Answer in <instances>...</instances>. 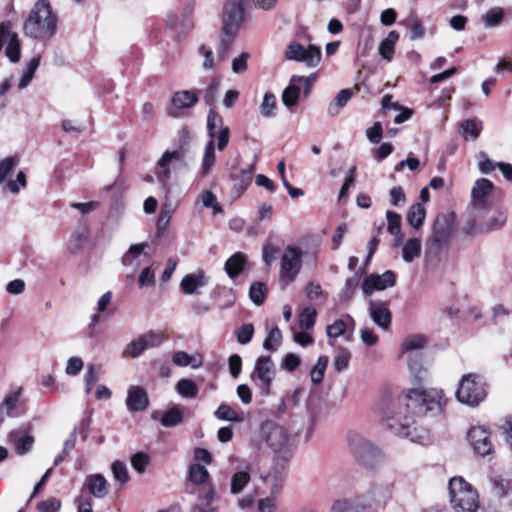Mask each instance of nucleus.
Wrapping results in <instances>:
<instances>
[{
    "label": "nucleus",
    "instance_id": "f257e3e1",
    "mask_svg": "<svg viewBox=\"0 0 512 512\" xmlns=\"http://www.w3.org/2000/svg\"><path fill=\"white\" fill-rule=\"evenodd\" d=\"M404 411L390 419L389 429L397 436L409 438L412 442L426 444L430 441L427 429L416 425L415 417L407 415L412 413L416 417L437 416L446 405L443 391L438 389H410L403 395Z\"/></svg>",
    "mask_w": 512,
    "mask_h": 512
},
{
    "label": "nucleus",
    "instance_id": "f03ea898",
    "mask_svg": "<svg viewBox=\"0 0 512 512\" xmlns=\"http://www.w3.org/2000/svg\"><path fill=\"white\" fill-rule=\"evenodd\" d=\"M58 17L47 0H38L23 25L25 35L34 39H50L57 30Z\"/></svg>",
    "mask_w": 512,
    "mask_h": 512
},
{
    "label": "nucleus",
    "instance_id": "7ed1b4c3",
    "mask_svg": "<svg viewBox=\"0 0 512 512\" xmlns=\"http://www.w3.org/2000/svg\"><path fill=\"white\" fill-rule=\"evenodd\" d=\"M347 443L357 461L365 468L374 470L384 461V454L373 443L356 431L347 434Z\"/></svg>",
    "mask_w": 512,
    "mask_h": 512
},
{
    "label": "nucleus",
    "instance_id": "20e7f679",
    "mask_svg": "<svg viewBox=\"0 0 512 512\" xmlns=\"http://www.w3.org/2000/svg\"><path fill=\"white\" fill-rule=\"evenodd\" d=\"M448 488L451 504L456 511L476 512L479 496L470 483L462 477H453Z\"/></svg>",
    "mask_w": 512,
    "mask_h": 512
},
{
    "label": "nucleus",
    "instance_id": "39448f33",
    "mask_svg": "<svg viewBox=\"0 0 512 512\" xmlns=\"http://www.w3.org/2000/svg\"><path fill=\"white\" fill-rule=\"evenodd\" d=\"M486 396V383L481 375L468 373L462 376L456 391L459 402L475 407L484 401Z\"/></svg>",
    "mask_w": 512,
    "mask_h": 512
},
{
    "label": "nucleus",
    "instance_id": "423d86ee",
    "mask_svg": "<svg viewBox=\"0 0 512 512\" xmlns=\"http://www.w3.org/2000/svg\"><path fill=\"white\" fill-rule=\"evenodd\" d=\"M303 252L300 248L287 246L281 256L279 271L280 283L283 287L293 283L302 268Z\"/></svg>",
    "mask_w": 512,
    "mask_h": 512
},
{
    "label": "nucleus",
    "instance_id": "0eeeda50",
    "mask_svg": "<svg viewBox=\"0 0 512 512\" xmlns=\"http://www.w3.org/2000/svg\"><path fill=\"white\" fill-rule=\"evenodd\" d=\"M275 375L276 369L271 358L269 356H260L255 361L250 378L258 387L260 394L267 396L270 393Z\"/></svg>",
    "mask_w": 512,
    "mask_h": 512
},
{
    "label": "nucleus",
    "instance_id": "6e6552de",
    "mask_svg": "<svg viewBox=\"0 0 512 512\" xmlns=\"http://www.w3.org/2000/svg\"><path fill=\"white\" fill-rule=\"evenodd\" d=\"M259 440L266 443L274 452H280L287 448L289 435L284 427L272 421H266L261 425Z\"/></svg>",
    "mask_w": 512,
    "mask_h": 512
},
{
    "label": "nucleus",
    "instance_id": "1a4fd4ad",
    "mask_svg": "<svg viewBox=\"0 0 512 512\" xmlns=\"http://www.w3.org/2000/svg\"><path fill=\"white\" fill-rule=\"evenodd\" d=\"M195 6V0H191L184 6L180 15L176 13L168 14L167 25L176 34L178 40L184 38L194 28L192 15Z\"/></svg>",
    "mask_w": 512,
    "mask_h": 512
},
{
    "label": "nucleus",
    "instance_id": "9d476101",
    "mask_svg": "<svg viewBox=\"0 0 512 512\" xmlns=\"http://www.w3.org/2000/svg\"><path fill=\"white\" fill-rule=\"evenodd\" d=\"M493 183L486 179H478L471 191L472 201L469 205V213L471 216H477L486 211L490 206V195L493 190Z\"/></svg>",
    "mask_w": 512,
    "mask_h": 512
},
{
    "label": "nucleus",
    "instance_id": "9b49d317",
    "mask_svg": "<svg viewBox=\"0 0 512 512\" xmlns=\"http://www.w3.org/2000/svg\"><path fill=\"white\" fill-rule=\"evenodd\" d=\"M427 343L428 341L425 336L416 334L406 337L401 344V352L402 354H407L408 367L415 377H419L423 372V368L417 361L413 360V356H417Z\"/></svg>",
    "mask_w": 512,
    "mask_h": 512
},
{
    "label": "nucleus",
    "instance_id": "f8f14e48",
    "mask_svg": "<svg viewBox=\"0 0 512 512\" xmlns=\"http://www.w3.org/2000/svg\"><path fill=\"white\" fill-rule=\"evenodd\" d=\"M288 60L303 62L309 67L317 66L321 61V50L315 45L307 48L300 43H291L285 52Z\"/></svg>",
    "mask_w": 512,
    "mask_h": 512
},
{
    "label": "nucleus",
    "instance_id": "ddd939ff",
    "mask_svg": "<svg viewBox=\"0 0 512 512\" xmlns=\"http://www.w3.org/2000/svg\"><path fill=\"white\" fill-rule=\"evenodd\" d=\"M484 213L471 216V225L468 233L489 232L502 228L507 222V214L504 211H495L492 215L484 217Z\"/></svg>",
    "mask_w": 512,
    "mask_h": 512
},
{
    "label": "nucleus",
    "instance_id": "4468645a",
    "mask_svg": "<svg viewBox=\"0 0 512 512\" xmlns=\"http://www.w3.org/2000/svg\"><path fill=\"white\" fill-rule=\"evenodd\" d=\"M184 161V153L179 150H167L163 153L156 165V177L163 186H166L171 178V170L177 164Z\"/></svg>",
    "mask_w": 512,
    "mask_h": 512
},
{
    "label": "nucleus",
    "instance_id": "2eb2a0df",
    "mask_svg": "<svg viewBox=\"0 0 512 512\" xmlns=\"http://www.w3.org/2000/svg\"><path fill=\"white\" fill-rule=\"evenodd\" d=\"M31 425L26 424L9 432L7 442L15 452L23 456L32 450L34 445V436L31 434Z\"/></svg>",
    "mask_w": 512,
    "mask_h": 512
},
{
    "label": "nucleus",
    "instance_id": "dca6fc26",
    "mask_svg": "<svg viewBox=\"0 0 512 512\" xmlns=\"http://www.w3.org/2000/svg\"><path fill=\"white\" fill-rule=\"evenodd\" d=\"M244 20V10L241 3L229 2L224 6L223 10V27L224 35H236Z\"/></svg>",
    "mask_w": 512,
    "mask_h": 512
},
{
    "label": "nucleus",
    "instance_id": "f3484780",
    "mask_svg": "<svg viewBox=\"0 0 512 512\" xmlns=\"http://www.w3.org/2000/svg\"><path fill=\"white\" fill-rule=\"evenodd\" d=\"M468 440L475 453L481 457H485L493 451L489 432L481 426L472 427L468 431Z\"/></svg>",
    "mask_w": 512,
    "mask_h": 512
},
{
    "label": "nucleus",
    "instance_id": "a211bd4d",
    "mask_svg": "<svg viewBox=\"0 0 512 512\" xmlns=\"http://www.w3.org/2000/svg\"><path fill=\"white\" fill-rule=\"evenodd\" d=\"M368 506L367 496L358 494L334 500L330 512H365Z\"/></svg>",
    "mask_w": 512,
    "mask_h": 512
},
{
    "label": "nucleus",
    "instance_id": "6ab92c4d",
    "mask_svg": "<svg viewBox=\"0 0 512 512\" xmlns=\"http://www.w3.org/2000/svg\"><path fill=\"white\" fill-rule=\"evenodd\" d=\"M396 276L393 271L387 270L381 275L368 276L362 285L364 294L370 295L375 290H384L395 285Z\"/></svg>",
    "mask_w": 512,
    "mask_h": 512
},
{
    "label": "nucleus",
    "instance_id": "aec40b11",
    "mask_svg": "<svg viewBox=\"0 0 512 512\" xmlns=\"http://www.w3.org/2000/svg\"><path fill=\"white\" fill-rule=\"evenodd\" d=\"M199 101L198 95L192 90H181L173 94L171 103L172 110L169 115L172 117H178L177 110L189 109L196 105Z\"/></svg>",
    "mask_w": 512,
    "mask_h": 512
},
{
    "label": "nucleus",
    "instance_id": "412c9836",
    "mask_svg": "<svg viewBox=\"0 0 512 512\" xmlns=\"http://www.w3.org/2000/svg\"><path fill=\"white\" fill-rule=\"evenodd\" d=\"M21 388L9 392L0 404V424L4 420V416L18 417L20 416L19 408L22 404Z\"/></svg>",
    "mask_w": 512,
    "mask_h": 512
},
{
    "label": "nucleus",
    "instance_id": "4be33fe9",
    "mask_svg": "<svg viewBox=\"0 0 512 512\" xmlns=\"http://www.w3.org/2000/svg\"><path fill=\"white\" fill-rule=\"evenodd\" d=\"M368 311L373 322L380 328L386 330L390 327L391 313L386 303L370 300Z\"/></svg>",
    "mask_w": 512,
    "mask_h": 512
},
{
    "label": "nucleus",
    "instance_id": "5701e85b",
    "mask_svg": "<svg viewBox=\"0 0 512 512\" xmlns=\"http://www.w3.org/2000/svg\"><path fill=\"white\" fill-rule=\"evenodd\" d=\"M148 404V395L142 387L130 386L128 388L126 405L130 412L144 411Z\"/></svg>",
    "mask_w": 512,
    "mask_h": 512
},
{
    "label": "nucleus",
    "instance_id": "b1692460",
    "mask_svg": "<svg viewBox=\"0 0 512 512\" xmlns=\"http://www.w3.org/2000/svg\"><path fill=\"white\" fill-rule=\"evenodd\" d=\"M455 216L453 213H442L439 214L433 224L432 235L449 242Z\"/></svg>",
    "mask_w": 512,
    "mask_h": 512
},
{
    "label": "nucleus",
    "instance_id": "393cba45",
    "mask_svg": "<svg viewBox=\"0 0 512 512\" xmlns=\"http://www.w3.org/2000/svg\"><path fill=\"white\" fill-rule=\"evenodd\" d=\"M83 487L96 498L105 497L109 491V483L102 474L88 475L85 478Z\"/></svg>",
    "mask_w": 512,
    "mask_h": 512
},
{
    "label": "nucleus",
    "instance_id": "a878e982",
    "mask_svg": "<svg viewBox=\"0 0 512 512\" xmlns=\"http://www.w3.org/2000/svg\"><path fill=\"white\" fill-rule=\"evenodd\" d=\"M207 284L208 278L205 276L204 272L197 271L196 273L185 275L180 282V288L184 294L191 295Z\"/></svg>",
    "mask_w": 512,
    "mask_h": 512
},
{
    "label": "nucleus",
    "instance_id": "bb28decb",
    "mask_svg": "<svg viewBox=\"0 0 512 512\" xmlns=\"http://www.w3.org/2000/svg\"><path fill=\"white\" fill-rule=\"evenodd\" d=\"M148 246L147 242L131 245L122 256L121 261L123 266L131 268L133 272L137 271L141 265L140 257L144 254V251Z\"/></svg>",
    "mask_w": 512,
    "mask_h": 512
},
{
    "label": "nucleus",
    "instance_id": "cd10ccee",
    "mask_svg": "<svg viewBox=\"0 0 512 512\" xmlns=\"http://www.w3.org/2000/svg\"><path fill=\"white\" fill-rule=\"evenodd\" d=\"M257 156L254 157V161L247 168L237 171L233 169L230 172V179L235 182L237 189L243 192L252 182L253 174L256 169Z\"/></svg>",
    "mask_w": 512,
    "mask_h": 512
},
{
    "label": "nucleus",
    "instance_id": "c85d7f7f",
    "mask_svg": "<svg viewBox=\"0 0 512 512\" xmlns=\"http://www.w3.org/2000/svg\"><path fill=\"white\" fill-rule=\"evenodd\" d=\"M303 82L302 76H292L289 85L282 93V102L287 108L294 107L299 99L301 84Z\"/></svg>",
    "mask_w": 512,
    "mask_h": 512
},
{
    "label": "nucleus",
    "instance_id": "c756f323",
    "mask_svg": "<svg viewBox=\"0 0 512 512\" xmlns=\"http://www.w3.org/2000/svg\"><path fill=\"white\" fill-rule=\"evenodd\" d=\"M216 498V491L213 486H209L199 495L197 503L192 507L191 512H217L216 507L211 504Z\"/></svg>",
    "mask_w": 512,
    "mask_h": 512
},
{
    "label": "nucleus",
    "instance_id": "7c9ffc66",
    "mask_svg": "<svg viewBox=\"0 0 512 512\" xmlns=\"http://www.w3.org/2000/svg\"><path fill=\"white\" fill-rule=\"evenodd\" d=\"M172 362L179 367L190 366L193 369H197L202 366L203 359L198 353L190 355L185 351H176L173 354Z\"/></svg>",
    "mask_w": 512,
    "mask_h": 512
},
{
    "label": "nucleus",
    "instance_id": "2f4dec72",
    "mask_svg": "<svg viewBox=\"0 0 512 512\" xmlns=\"http://www.w3.org/2000/svg\"><path fill=\"white\" fill-rule=\"evenodd\" d=\"M448 241L431 235L425 243V256L428 261H437Z\"/></svg>",
    "mask_w": 512,
    "mask_h": 512
},
{
    "label": "nucleus",
    "instance_id": "473e14b6",
    "mask_svg": "<svg viewBox=\"0 0 512 512\" xmlns=\"http://www.w3.org/2000/svg\"><path fill=\"white\" fill-rule=\"evenodd\" d=\"M386 219L388 222V232L394 236V245L400 246L403 242V234L401 231V216L397 212L387 211Z\"/></svg>",
    "mask_w": 512,
    "mask_h": 512
},
{
    "label": "nucleus",
    "instance_id": "72a5a7b5",
    "mask_svg": "<svg viewBox=\"0 0 512 512\" xmlns=\"http://www.w3.org/2000/svg\"><path fill=\"white\" fill-rule=\"evenodd\" d=\"M399 33L392 30L388 33L387 37L379 44V54L387 61H391L395 51V45L399 40Z\"/></svg>",
    "mask_w": 512,
    "mask_h": 512
},
{
    "label": "nucleus",
    "instance_id": "f704fd0d",
    "mask_svg": "<svg viewBox=\"0 0 512 512\" xmlns=\"http://www.w3.org/2000/svg\"><path fill=\"white\" fill-rule=\"evenodd\" d=\"M281 491V485L275 484L269 496L260 498L257 502L258 512H276L278 504L277 497Z\"/></svg>",
    "mask_w": 512,
    "mask_h": 512
},
{
    "label": "nucleus",
    "instance_id": "c9c22d12",
    "mask_svg": "<svg viewBox=\"0 0 512 512\" xmlns=\"http://www.w3.org/2000/svg\"><path fill=\"white\" fill-rule=\"evenodd\" d=\"M351 97L352 91L350 89L340 90L337 93L334 100L330 102L327 109L328 114L332 117L339 115V113L346 106Z\"/></svg>",
    "mask_w": 512,
    "mask_h": 512
},
{
    "label": "nucleus",
    "instance_id": "e433bc0d",
    "mask_svg": "<svg viewBox=\"0 0 512 512\" xmlns=\"http://www.w3.org/2000/svg\"><path fill=\"white\" fill-rule=\"evenodd\" d=\"M422 243L418 238L408 239L402 248V258L405 262L411 263L421 254Z\"/></svg>",
    "mask_w": 512,
    "mask_h": 512
},
{
    "label": "nucleus",
    "instance_id": "4c0bfd02",
    "mask_svg": "<svg viewBox=\"0 0 512 512\" xmlns=\"http://www.w3.org/2000/svg\"><path fill=\"white\" fill-rule=\"evenodd\" d=\"M245 263V255L240 252H237L226 261L225 271L230 278H235L242 272Z\"/></svg>",
    "mask_w": 512,
    "mask_h": 512
},
{
    "label": "nucleus",
    "instance_id": "58836bf2",
    "mask_svg": "<svg viewBox=\"0 0 512 512\" xmlns=\"http://www.w3.org/2000/svg\"><path fill=\"white\" fill-rule=\"evenodd\" d=\"M216 161L215 156V142L213 139H210L204 149L202 164L200 168V174L202 176H206L210 173L214 163Z\"/></svg>",
    "mask_w": 512,
    "mask_h": 512
},
{
    "label": "nucleus",
    "instance_id": "ea45409f",
    "mask_svg": "<svg viewBox=\"0 0 512 512\" xmlns=\"http://www.w3.org/2000/svg\"><path fill=\"white\" fill-rule=\"evenodd\" d=\"M426 211L421 203L413 204L407 212V221L415 229H419L425 219Z\"/></svg>",
    "mask_w": 512,
    "mask_h": 512
},
{
    "label": "nucleus",
    "instance_id": "a19ab883",
    "mask_svg": "<svg viewBox=\"0 0 512 512\" xmlns=\"http://www.w3.org/2000/svg\"><path fill=\"white\" fill-rule=\"evenodd\" d=\"M214 416L222 421H229L240 423L243 421V417L231 406L226 403L219 405L217 410L214 412Z\"/></svg>",
    "mask_w": 512,
    "mask_h": 512
},
{
    "label": "nucleus",
    "instance_id": "79ce46f5",
    "mask_svg": "<svg viewBox=\"0 0 512 512\" xmlns=\"http://www.w3.org/2000/svg\"><path fill=\"white\" fill-rule=\"evenodd\" d=\"M6 55L11 62H18L20 59V43L18 35L9 29V34L6 35Z\"/></svg>",
    "mask_w": 512,
    "mask_h": 512
},
{
    "label": "nucleus",
    "instance_id": "37998d69",
    "mask_svg": "<svg viewBox=\"0 0 512 512\" xmlns=\"http://www.w3.org/2000/svg\"><path fill=\"white\" fill-rule=\"evenodd\" d=\"M139 337L146 349L159 347L167 339L164 332L153 330H150Z\"/></svg>",
    "mask_w": 512,
    "mask_h": 512
},
{
    "label": "nucleus",
    "instance_id": "c03bdc74",
    "mask_svg": "<svg viewBox=\"0 0 512 512\" xmlns=\"http://www.w3.org/2000/svg\"><path fill=\"white\" fill-rule=\"evenodd\" d=\"M40 65V57H33L27 64L22 77L20 78L18 87L20 89L26 88L34 77L36 70Z\"/></svg>",
    "mask_w": 512,
    "mask_h": 512
},
{
    "label": "nucleus",
    "instance_id": "a18cd8bd",
    "mask_svg": "<svg viewBox=\"0 0 512 512\" xmlns=\"http://www.w3.org/2000/svg\"><path fill=\"white\" fill-rule=\"evenodd\" d=\"M250 482V474L247 471L236 472L231 478L230 491L239 494Z\"/></svg>",
    "mask_w": 512,
    "mask_h": 512
},
{
    "label": "nucleus",
    "instance_id": "49530a36",
    "mask_svg": "<svg viewBox=\"0 0 512 512\" xmlns=\"http://www.w3.org/2000/svg\"><path fill=\"white\" fill-rule=\"evenodd\" d=\"M482 130V123L475 119H469L461 124V133L465 139L469 137L475 140Z\"/></svg>",
    "mask_w": 512,
    "mask_h": 512
},
{
    "label": "nucleus",
    "instance_id": "de8ad7c7",
    "mask_svg": "<svg viewBox=\"0 0 512 512\" xmlns=\"http://www.w3.org/2000/svg\"><path fill=\"white\" fill-rule=\"evenodd\" d=\"M177 392L184 398H195L198 394V387L191 379H181L176 384Z\"/></svg>",
    "mask_w": 512,
    "mask_h": 512
},
{
    "label": "nucleus",
    "instance_id": "09e8293b",
    "mask_svg": "<svg viewBox=\"0 0 512 512\" xmlns=\"http://www.w3.org/2000/svg\"><path fill=\"white\" fill-rule=\"evenodd\" d=\"M277 100L274 94L265 93L260 105V113L263 117L270 118L275 116Z\"/></svg>",
    "mask_w": 512,
    "mask_h": 512
},
{
    "label": "nucleus",
    "instance_id": "8fccbe9b",
    "mask_svg": "<svg viewBox=\"0 0 512 512\" xmlns=\"http://www.w3.org/2000/svg\"><path fill=\"white\" fill-rule=\"evenodd\" d=\"M327 365L328 357L320 356L310 372L311 381L314 384H320L322 382Z\"/></svg>",
    "mask_w": 512,
    "mask_h": 512
},
{
    "label": "nucleus",
    "instance_id": "3c124183",
    "mask_svg": "<svg viewBox=\"0 0 512 512\" xmlns=\"http://www.w3.org/2000/svg\"><path fill=\"white\" fill-rule=\"evenodd\" d=\"M182 420H183L182 411L177 407H173L163 414V416L161 418V424L164 427H173V426L180 424L182 422Z\"/></svg>",
    "mask_w": 512,
    "mask_h": 512
},
{
    "label": "nucleus",
    "instance_id": "603ef678",
    "mask_svg": "<svg viewBox=\"0 0 512 512\" xmlns=\"http://www.w3.org/2000/svg\"><path fill=\"white\" fill-rule=\"evenodd\" d=\"M267 294V286L263 282H255L250 286L249 296L252 302L256 305H261Z\"/></svg>",
    "mask_w": 512,
    "mask_h": 512
},
{
    "label": "nucleus",
    "instance_id": "864d4df0",
    "mask_svg": "<svg viewBox=\"0 0 512 512\" xmlns=\"http://www.w3.org/2000/svg\"><path fill=\"white\" fill-rule=\"evenodd\" d=\"M209 478L208 470L200 465L193 464L189 468V479L194 484H204Z\"/></svg>",
    "mask_w": 512,
    "mask_h": 512
},
{
    "label": "nucleus",
    "instance_id": "5fc2aeb1",
    "mask_svg": "<svg viewBox=\"0 0 512 512\" xmlns=\"http://www.w3.org/2000/svg\"><path fill=\"white\" fill-rule=\"evenodd\" d=\"M282 342V332L278 327H274L267 335L263 342L266 350L274 352L278 349Z\"/></svg>",
    "mask_w": 512,
    "mask_h": 512
},
{
    "label": "nucleus",
    "instance_id": "6e6d98bb",
    "mask_svg": "<svg viewBox=\"0 0 512 512\" xmlns=\"http://www.w3.org/2000/svg\"><path fill=\"white\" fill-rule=\"evenodd\" d=\"M317 312L312 307L304 308L299 315V326L303 330L311 329L316 322Z\"/></svg>",
    "mask_w": 512,
    "mask_h": 512
},
{
    "label": "nucleus",
    "instance_id": "4d7b16f0",
    "mask_svg": "<svg viewBox=\"0 0 512 512\" xmlns=\"http://www.w3.org/2000/svg\"><path fill=\"white\" fill-rule=\"evenodd\" d=\"M101 366L97 364H89L87 367V371L84 375V383H85V392L86 394H90L92 390V386L99 379V372Z\"/></svg>",
    "mask_w": 512,
    "mask_h": 512
},
{
    "label": "nucleus",
    "instance_id": "13d9d810",
    "mask_svg": "<svg viewBox=\"0 0 512 512\" xmlns=\"http://www.w3.org/2000/svg\"><path fill=\"white\" fill-rule=\"evenodd\" d=\"M482 18H483L484 24L487 28L495 27V26H498L502 22V20L504 18V12L499 7L493 8V9L488 10L483 15Z\"/></svg>",
    "mask_w": 512,
    "mask_h": 512
},
{
    "label": "nucleus",
    "instance_id": "bf43d9fd",
    "mask_svg": "<svg viewBox=\"0 0 512 512\" xmlns=\"http://www.w3.org/2000/svg\"><path fill=\"white\" fill-rule=\"evenodd\" d=\"M18 162L17 157L14 156L6 157L0 161V185L6 181L7 177L18 165Z\"/></svg>",
    "mask_w": 512,
    "mask_h": 512
},
{
    "label": "nucleus",
    "instance_id": "052dcab7",
    "mask_svg": "<svg viewBox=\"0 0 512 512\" xmlns=\"http://www.w3.org/2000/svg\"><path fill=\"white\" fill-rule=\"evenodd\" d=\"M114 479L121 485L129 481V472L126 464L122 461H114L111 466Z\"/></svg>",
    "mask_w": 512,
    "mask_h": 512
},
{
    "label": "nucleus",
    "instance_id": "680f3d73",
    "mask_svg": "<svg viewBox=\"0 0 512 512\" xmlns=\"http://www.w3.org/2000/svg\"><path fill=\"white\" fill-rule=\"evenodd\" d=\"M145 350H147L141 340L140 337L132 340L124 349L122 356L127 358H137L139 357Z\"/></svg>",
    "mask_w": 512,
    "mask_h": 512
},
{
    "label": "nucleus",
    "instance_id": "e2e57ef3",
    "mask_svg": "<svg viewBox=\"0 0 512 512\" xmlns=\"http://www.w3.org/2000/svg\"><path fill=\"white\" fill-rule=\"evenodd\" d=\"M350 359L351 353L349 350L345 348L339 349L333 360L335 370L338 372L345 370L348 367Z\"/></svg>",
    "mask_w": 512,
    "mask_h": 512
},
{
    "label": "nucleus",
    "instance_id": "0e129e2a",
    "mask_svg": "<svg viewBox=\"0 0 512 512\" xmlns=\"http://www.w3.org/2000/svg\"><path fill=\"white\" fill-rule=\"evenodd\" d=\"M111 301H112V292H110V291L104 293L100 297V299L98 300V303H97V313L93 314L91 317V323H90L91 326H94L99 322V320H100L99 314L104 312L107 309V307L109 306Z\"/></svg>",
    "mask_w": 512,
    "mask_h": 512
},
{
    "label": "nucleus",
    "instance_id": "69168bd1",
    "mask_svg": "<svg viewBox=\"0 0 512 512\" xmlns=\"http://www.w3.org/2000/svg\"><path fill=\"white\" fill-rule=\"evenodd\" d=\"M223 127V119L222 117L215 112L214 110H210L207 116V131L211 138L216 136V129Z\"/></svg>",
    "mask_w": 512,
    "mask_h": 512
},
{
    "label": "nucleus",
    "instance_id": "338daca9",
    "mask_svg": "<svg viewBox=\"0 0 512 512\" xmlns=\"http://www.w3.org/2000/svg\"><path fill=\"white\" fill-rule=\"evenodd\" d=\"M172 218V211L168 206H163L158 220H157V228H156V236L160 237L162 233L166 230L170 220Z\"/></svg>",
    "mask_w": 512,
    "mask_h": 512
},
{
    "label": "nucleus",
    "instance_id": "774afa93",
    "mask_svg": "<svg viewBox=\"0 0 512 512\" xmlns=\"http://www.w3.org/2000/svg\"><path fill=\"white\" fill-rule=\"evenodd\" d=\"M204 207L211 208L214 214L222 213L223 209L219 205L216 196L209 190L202 192L200 196Z\"/></svg>",
    "mask_w": 512,
    "mask_h": 512
}]
</instances>
